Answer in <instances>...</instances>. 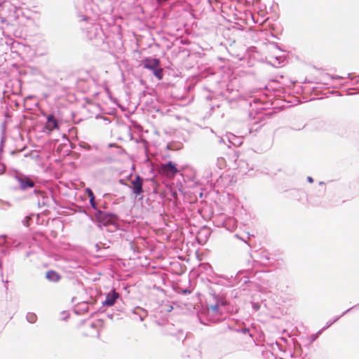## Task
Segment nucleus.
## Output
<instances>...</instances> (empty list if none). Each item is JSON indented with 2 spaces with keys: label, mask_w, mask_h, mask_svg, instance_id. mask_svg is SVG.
I'll use <instances>...</instances> for the list:
<instances>
[{
  "label": "nucleus",
  "mask_w": 359,
  "mask_h": 359,
  "mask_svg": "<svg viewBox=\"0 0 359 359\" xmlns=\"http://www.w3.org/2000/svg\"><path fill=\"white\" fill-rule=\"evenodd\" d=\"M144 68L152 71L153 74L158 79L163 77V69L161 67L160 60L157 58L147 57L141 62Z\"/></svg>",
  "instance_id": "f257e3e1"
},
{
  "label": "nucleus",
  "mask_w": 359,
  "mask_h": 359,
  "mask_svg": "<svg viewBox=\"0 0 359 359\" xmlns=\"http://www.w3.org/2000/svg\"><path fill=\"white\" fill-rule=\"evenodd\" d=\"M143 182L144 180L140 175H135L134 178L130 180V185L129 187L132 189L133 194L135 197L143 194Z\"/></svg>",
  "instance_id": "f03ea898"
},
{
  "label": "nucleus",
  "mask_w": 359,
  "mask_h": 359,
  "mask_svg": "<svg viewBox=\"0 0 359 359\" xmlns=\"http://www.w3.org/2000/svg\"><path fill=\"white\" fill-rule=\"evenodd\" d=\"M160 172L168 178H173L178 172V169L176 167V164L172 162H168V163L161 165Z\"/></svg>",
  "instance_id": "7ed1b4c3"
},
{
  "label": "nucleus",
  "mask_w": 359,
  "mask_h": 359,
  "mask_svg": "<svg viewBox=\"0 0 359 359\" xmlns=\"http://www.w3.org/2000/svg\"><path fill=\"white\" fill-rule=\"evenodd\" d=\"M18 181L19 182L20 187L23 190L34 187V182L28 177L22 176L18 177Z\"/></svg>",
  "instance_id": "20e7f679"
},
{
  "label": "nucleus",
  "mask_w": 359,
  "mask_h": 359,
  "mask_svg": "<svg viewBox=\"0 0 359 359\" xmlns=\"http://www.w3.org/2000/svg\"><path fill=\"white\" fill-rule=\"evenodd\" d=\"M118 297V293L115 290L111 291L110 293L107 294L105 300L102 302V305L107 306H113Z\"/></svg>",
  "instance_id": "39448f33"
},
{
  "label": "nucleus",
  "mask_w": 359,
  "mask_h": 359,
  "mask_svg": "<svg viewBox=\"0 0 359 359\" xmlns=\"http://www.w3.org/2000/svg\"><path fill=\"white\" fill-rule=\"evenodd\" d=\"M46 128L49 131H53L54 129L58 128L57 121L53 115H49L48 116Z\"/></svg>",
  "instance_id": "423d86ee"
},
{
  "label": "nucleus",
  "mask_w": 359,
  "mask_h": 359,
  "mask_svg": "<svg viewBox=\"0 0 359 359\" xmlns=\"http://www.w3.org/2000/svg\"><path fill=\"white\" fill-rule=\"evenodd\" d=\"M46 277L50 281L57 282L60 279V276L54 271H48L46 274Z\"/></svg>",
  "instance_id": "0eeeda50"
},
{
  "label": "nucleus",
  "mask_w": 359,
  "mask_h": 359,
  "mask_svg": "<svg viewBox=\"0 0 359 359\" xmlns=\"http://www.w3.org/2000/svg\"><path fill=\"white\" fill-rule=\"evenodd\" d=\"M97 219L101 222L105 224L106 222L109 221V215L103 212L99 211L97 214L96 215Z\"/></svg>",
  "instance_id": "6e6552de"
},
{
  "label": "nucleus",
  "mask_w": 359,
  "mask_h": 359,
  "mask_svg": "<svg viewBox=\"0 0 359 359\" xmlns=\"http://www.w3.org/2000/svg\"><path fill=\"white\" fill-rule=\"evenodd\" d=\"M219 306L220 304L217 303L215 305H211L208 309L209 311H211L213 313H217L219 312Z\"/></svg>",
  "instance_id": "1a4fd4ad"
},
{
  "label": "nucleus",
  "mask_w": 359,
  "mask_h": 359,
  "mask_svg": "<svg viewBox=\"0 0 359 359\" xmlns=\"http://www.w3.org/2000/svg\"><path fill=\"white\" fill-rule=\"evenodd\" d=\"M90 203L91 206H92L93 208H95V196H92V197L90 198Z\"/></svg>",
  "instance_id": "9d476101"
},
{
  "label": "nucleus",
  "mask_w": 359,
  "mask_h": 359,
  "mask_svg": "<svg viewBox=\"0 0 359 359\" xmlns=\"http://www.w3.org/2000/svg\"><path fill=\"white\" fill-rule=\"evenodd\" d=\"M88 196H89L90 198L92 196H94V194H93V191L90 189H88Z\"/></svg>",
  "instance_id": "9b49d317"
},
{
  "label": "nucleus",
  "mask_w": 359,
  "mask_h": 359,
  "mask_svg": "<svg viewBox=\"0 0 359 359\" xmlns=\"http://www.w3.org/2000/svg\"><path fill=\"white\" fill-rule=\"evenodd\" d=\"M159 3L166 1L167 0H157Z\"/></svg>",
  "instance_id": "f8f14e48"
},
{
  "label": "nucleus",
  "mask_w": 359,
  "mask_h": 359,
  "mask_svg": "<svg viewBox=\"0 0 359 359\" xmlns=\"http://www.w3.org/2000/svg\"><path fill=\"white\" fill-rule=\"evenodd\" d=\"M34 318H35V316H32V318H31V320H33Z\"/></svg>",
  "instance_id": "ddd939ff"
},
{
  "label": "nucleus",
  "mask_w": 359,
  "mask_h": 359,
  "mask_svg": "<svg viewBox=\"0 0 359 359\" xmlns=\"http://www.w3.org/2000/svg\"><path fill=\"white\" fill-rule=\"evenodd\" d=\"M34 318H35V316H32V318H31V320H33Z\"/></svg>",
  "instance_id": "4468645a"
},
{
  "label": "nucleus",
  "mask_w": 359,
  "mask_h": 359,
  "mask_svg": "<svg viewBox=\"0 0 359 359\" xmlns=\"http://www.w3.org/2000/svg\"><path fill=\"white\" fill-rule=\"evenodd\" d=\"M310 182H312V179L311 177L309 178Z\"/></svg>",
  "instance_id": "2eb2a0df"
}]
</instances>
